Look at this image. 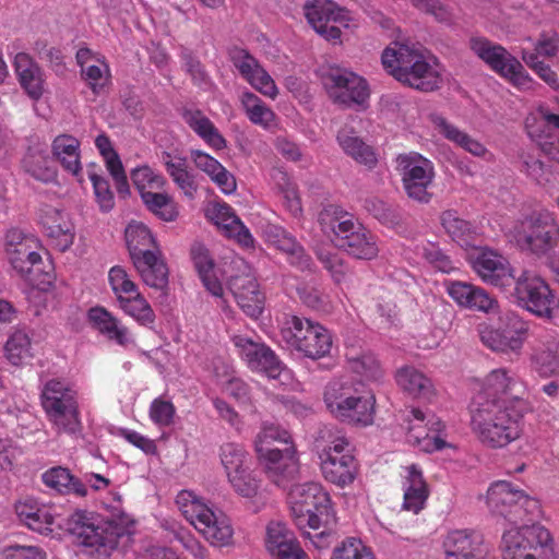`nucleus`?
Returning a JSON list of instances; mask_svg holds the SVG:
<instances>
[{
    "instance_id": "obj_12",
    "label": "nucleus",
    "mask_w": 559,
    "mask_h": 559,
    "mask_svg": "<svg viewBox=\"0 0 559 559\" xmlns=\"http://www.w3.org/2000/svg\"><path fill=\"white\" fill-rule=\"evenodd\" d=\"M48 421L58 433L74 435L81 429L76 392L64 381H47L40 394Z\"/></svg>"
},
{
    "instance_id": "obj_8",
    "label": "nucleus",
    "mask_w": 559,
    "mask_h": 559,
    "mask_svg": "<svg viewBox=\"0 0 559 559\" xmlns=\"http://www.w3.org/2000/svg\"><path fill=\"white\" fill-rule=\"evenodd\" d=\"M286 490L292 516L299 530H318L334 520L331 498L320 483L295 480Z\"/></svg>"
},
{
    "instance_id": "obj_47",
    "label": "nucleus",
    "mask_w": 559,
    "mask_h": 559,
    "mask_svg": "<svg viewBox=\"0 0 559 559\" xmlns=\"http://www.w3.org/2000/svg\"><path fill=\"white\" fill-rule=\"evenodd\" d=\"M530 323L515 313L506 316V323L501 329L504 354H520L527 338Z\"/></svg>"
},
{
    "instance_id": "obj_39",
    "label": "nucleus",
    "mask_w": 559,
    "mask_h": 559,
    "mask_svg": "<svg viewBox=\"0 0 559 559\" xmlns=\"http://www.w3.org/2000/svg\"><path fill=\"white\" fill-rule=\"evenodd\" d=\"M160 160L175 185L186 197L192 199L197 193L198 185L195 175L188 168L187 158L169 152H163Z\"/></svg>"
},
{
    "instance_id": "obj_4",
    "label": "nucleus",
    "mask_w": 559,
    "mask_h": 559,
    "mask_svg": "<svg viewBox=\"0 0 559 559\" xmlns=\"http://www.w3.org/2000/svg\"><path fill=\"white\" fill-rule=\"evenodd\" d=\"M383 68L399 82L430 92L440 83V75L424 51L415 46L394 43L381 56Z\"/></svg>"
},
{
    "instance_id": "obj_27",
    "label": "nucleus",
    "mask_w": 559,
    "mask_h": 559,
    "mask_svg": "<svg viewBox=\"0 0 559 559\" xmlns=\"http://www.w3.org/2000/svg\"><path fill=\"white\" fill-rule=\"evenodd\" d=\"M448 295L462 308L485 313L498 311V301L484 288L462 281H445Z\"/></svg>"
},
{
    "instance_id": "obj_28",
    "label": "nucleus",
    "mask_w": 559,
    "mask_h": 559,
    "mask_svg": "<svg viewBox=\"0 0 559 559\" xmlns=\"http://www.w3.org/2000/svg\"><path fill=\"white\" fill-rule=\"evenodd\" d=\"M525 384L520 378L507 368L491 370L481 382V390L476 396L488 400L522 397L525 393Z\"/></svg>"
},
{
    "instance_id": "obj_52",
    "label": "nucleus",
    "mask_w": 559,
    "mask_h": 559,
    "mask_svg": "<svg viewBox=\"0 0 559 559\" xmlns=\"http://www.w3.org/2000/svg\"><path fill=\"white\" fill-rule=\"evenodd\" d=\"M440 222L445 233L459 245L468 246L471 243L475 228L468 221L460 217L455 210L443 211Z\"/></svg>"
},
{
    "instance_id": "obj_30",
    "label": "nucleus",
    "mask_w": 559,
    "mask_h": 559,
    "mask_svg": "<svg viewBox=\"0 0 559 559\" xmlns=\"http://www.w3.org/2000/svg\"><path fill=\"white\" fill-rule=\"evenodd\" d=\"M206 216L224 231V234L235 239L245 248L253 247L254 239L250 230L243 225L236 215L231 206L227 203H214L206 210Z\"/></svg>"
},
{
    "instance_id": "obj_14",
    "label": "nucleus",
    "mask_w": 559,
    "mask_h": 559,
    "mask_svg": "<svg viewBox=\"0 0 559 559\" xmlns=\"http://www.w3.org/2000/svg\"><path fill=\"white\" fill-rule=\"evenodd\" d=\"M512 237L516 246L535 255H544L559 240V225L552 213L534 212L519 221L512 228Z\"/></svg>"
},
{
    "instance_id": "obj_7",
    "label": "nucleus",
    "mask_w": 559,
    "mask_h": 559,
    "mask_svg": "<svg viewBox=\"0 0 559 559\" xmlns=\"http://www.w3.org/2000/svg\"><path fill=\"white\" fill-rule=\"evenodd\" d=\"M39 249V240L32 235L19 229H10L5 235V251L12 267L29 285L45 292L51 287L55 275L50 266L48 270L41 266Z\"/></svg>"
},
{
    "instance_id": "obj_54",
    "label": "nucleus",
    "mask_w": 559,
    "mask_h": 559,
    "mask_svg": "<svg viewBox=\"0 0 559 559\" xmlns=\"http://www.w3.org/2000/svg\"><path fill=\"white\" fill-rule=\"evenodd\" d=\"M119 308L135 322L145 328H152L155 322V313L148 301L139 292L118 302Z\"/></svg>"
},
{
    "instance_id": "obj_26",
    "label": "nucleus",
    "mask_w": 559,
    "mask_h": 559,
    "mask_svg": "<svg viewBox=\"0 0 559 559\" xmlns=\"http://www.w3.org/2000/svg\"><path fill=\"white\" fill-rule=\"evenodd\" d=\"M530 361L543 378L559 377V335L546 330L532 345Z\"/></svg>"
},
{
    "instance_id": "obj_25",
    "label": "nucleus",
    "mask_w": 559,
    "mask_h": 559,
    "mask_svg": "<svg viewBox=\"0 0 559 559\" xmlns=\"http://www.w3.org/2000/svg\"><path fill=\"white\" fill-rule=\"evenodd\" d=\"M76 62L81 69V78L93 94L100 95L111 83V71L105 56L90 48H80Z\"/></svg>"
},
{
    "instance_id": "obj_31",
    "label": "nucleus",
    "mask_w": 559,
    "mask_h": 559,
    "mask_svg": "<svg viewBox=\"0 0 559 559\" xmlns=\"http://www.w3.org/2000/svg\"><path fill=\"white\" fill-rule=\"evenodd\" d=\"M445 559H483L485 549L478 534L468 530H453L443 539Z\"/></svg>"
},
{
    "instance_id": "obj_9",
    "label": "nucleus",
    "mask_w": 559,
    "mask_h": 559,
    "mask_svg": "<svg viewBox=\"0 0 559 559\" xmlns=\"http://www.w3.org/2000/svg\"><path fill=\"white\" fill-rule=\"evenodd\" d=\"M176 504L211 545L224 547L230 544L234 530L230 520L221 510L213 509L190 490H181L176 497Z\"/></svg>"
},
{
    "instance_id": "obj_32",
    "label": "nucleus",
    "mask_w": 559,
    "mask_h": 559,
    "mask_svg": "<svg viewBox=\"0 0 559 559\" xmlns=\"http://www.w3.org/2000/svg\"><path fill=\"white\" fill-rule=\"evenodd\" d=\"M430 119L435 128L448 141L454 143L456 146L475 157L483 158L487 162H491L493 159L492 153L480 141L459 129L444 117L436 114L431 115Z\"/></svg>"
},
{
    "instance_id": "obj_21",
    "label": "nucleus",
    "mask_w": 559,
    "mask_h": 559,
    "mask_svg": "<svg viewBox=\"0 0 559 559\" xmlns=\"http://www.w3.org/2000/svg\"><path fill=\"white\" fill-rule=\"evenodd\" d=\"M233 343L250 370L271 379L280 378L285 371L275 353L265 344L254 342L245 335H235Z\"/></svg>"
},
{
    "instance_id": "obj_51",
    "label": "nucleus",
    "mask_w": 559,
    "mask_h": 559,
    "mask_svg": "<svg viewBox=\"0 0 559 559\" xmlns=\"http://www.w3.org/2000/svg\"><path fill=\"white\" fill-rule=\"evenodd\" d=\"M4 354L14 366L27 364L34 356L28 332L24 329L14 330L7 340Z\"/></svg>"
},
{
    "instance_id": "obj_58",
    "label": "nucleus",
    "mask_w": 559,
    "mask_h": 559,
    "mask_svg": "<svg viewBox=\"0 0 559 559\" xmlns=\"http://www.w3.org/2000/svg\"><path fill=\"white\" fill-rule=\"evenodd\" d=\"M275 443H284L286 447L290 445L289 432L275 424L264 423L255 437V452L277 449Z\"/></svg>"
},
{
    "instance_id": "obj_56",
    "label": "nucleus",
    "mask_w": 559,
    "mask_h": 559,
    "mask_svg": "<svg viewBox=\"0 0 559 559\" xmlns=\"http://www.w3.org/2000/svg\"><path fill=\"white\" fill-rule=\"evenodd\" d=\"M141 199L145 206L165 222H173L178 216L177 205L167 193L143 192Z\"/></svg>"
},
{
    "instance_id": "obj_44",
    "label": "nucleus",
    "mask_w": 559,
    "mask_h": 559,
    "mask_svg": "<svg viewBox=\"0 0 559 559\" xmlns=\"http://www.w3.org/2000/svg\"><path fill=\"white\" fill-rule=\"evenodd\" d=\"M44 485L58 493H75L80 497L87 495L85 484L75 478L71 472L62 466H55L41 474Z\"/></svg>"
},
{
    "instance_id": "obj_22",
    "label": "nucleus",
    "mask_w": 559,
    "mask_h": 559,
    "mask_svg": "<svg viewBox=\"0 0 559 559\" xmlns=\"http://www.w3.org/2000/svg\"><path fill=\"white\" fill-rule=\"evenodd\" d=\"M257 455L267 478L277 487L287 489L297 480L299 463L293 445L257 452Z\"/></svg>"
},
{
    "instance_id": "obj_10",
    "label": "nucleus",
    "mask_w": 559,
    "mask_h": 559,
    "mask_svg": "<svg viewBox=\"0 0 559 559\" xmlns=\"http://www.w3.org/2000/svg\"><path fill=\"white\" fill-rule=\"evenodd\" d=\"M317 447L324 479L340 488L352 485L359 467L347 438L332 430L322 431Z\"/></svg>"
},
{
    "instance_id": "obj_5",
    "label": "nucleus",
    "mask_w": 559,
    "mask_h": 559,
    "mask_svg": "<svg viewBox=\"0 0 559 559\" xmlns=\"http://www.w3.org/2000/svg\"><path fill=\"white\" fill-rule=\"evenodd\" d=\"M323 401L328 411L344 423L358 426L373 423L376 397L362 383L332 380L324 389Z\"/></svg>"
},
{
    "instance_id": "obj_6",
    "label": "nucleus",
    "mask_w": 559,
    "mask_h": 559,
    "mask_svg": "<svg viewBox=\"0 0 559 559\" xmlns=\"http://www.w3.org/2000/svg\"><path fill=\"white\" fill-rule=\"evenodd\" d=\"M124 237L133 265L143 282L153 288H164L168 283V269L151 229L142 222L132 221L126 227Z\"/></svg>"
},
{
    "instance_id": "obj_41",
    "label": "nucleus",
    "mask_w": 559,
    "mask_h": 559,
    "mask_svg": "<svg viewBox=\"0 0 559 559\" xmlns=\"http://www.w3.org/2000/svg\"><path fill=\"white\" fill-rule=\"evenodd\" d=\"M395 379L399 386L414 399L430 401L435 396L431 380L414 367H402Z\"/></svg>"
},
{
    "instance_id": "obj_63",
    "label": "nucleus",
    "mask_w": 559,
    "mask_h": 559,
    "mask_svg": "<svg viewBox=\"0 0 559 559\" xmlns=\"http://www.w3.org/2000/svg\"><path fill=\"white\" fill-rule=\"evenodd\" d=\"M88 178L93 185L96 202L102 212H110L115 206V197L106 178L94 171H88Z\"/></svg>"
},
{
    "instance_id": "obj_59",
    "label": "nucleus",
    "mask_w": 559,
    "mask_h": 559,
    "mask_svg": "<svg viewBox=\"0 0 559 559\" xmlns=\"http://www.w3.org/2000/svg\"><path fill=\"white\" fill-rule=\"evenodd\" d=\"M130 177L133 185L139 190L140 195H142L143 192L163 189L167 183L165 177L156 173L148 165L133 168L130 173Z\"/></svg>"
},
{
    "instance_id": "obj_53",
    "label": "nucleus",
    "mask_w": 559,
    "mask_h": 559,
    "mask_svg": "<svg viewBox=\"0 0 559 559\" xmlns=\"http://www.w3.org/2000/svg\"><path fill=\"white\" fill-rule=\"evenodd\" d=\"M49 164L46 152L39 148H29L22 159L23 169L43 182H50L56 178V170Z\"/></svg>"
},
{
    "instance_id": "obj_23",
    "label": "nucleus",
    "mask_w": 559,
    "mask_h": 559,
    "mask_svg": "<svg viewBox=\"0 0 559 559\" xmlns=\"http://www.w3.org/2000/svg\"><path fill=\"white\" fill-rule=\"evenodd\" d=\"M229 56L233 66L237 69L241 78L255 91L271 99L277 97L278 88L274 80L248 50L234 48L230 50Z\"/></svg>"
},
{
    "instance_id": "obj_61",
    "label": "nucleus",
    "mask_w": 559,
    "mask_h": 559,
    "mask_svg": "<svg viewBox=\"0 0 559 559\" xmlns=\"http://www.w3.org/2000/svg\"><path fill=\"white\" fill-rule=\"evenodd\" d=\"M108 281L118 302L139 293L136 284L120 265H115L109 270Z\"/></svg>"
},
{
    "instance_id": "obj_55",
    "label": "nucleus",
    "mask_w": 559,
    "mask_h": 559,
    "mask_svg": "<svg viewBox=\"0 0 559 559\" xmlns=\"http://www.w3.org/2000/svg\"><path fill=\"white\" fill-rule=\"evenodd\" d=\"M219 460L226 477L251 465L250 454L246 451L243 445L235 442L224 443L221 447Z\"/></svg>"
},
{
    "instance_id": "obj_15",
    "label": "nucleus",
    "mask_w": 559,
    "mask_h": 559,
    "mask_svg": "<svg viewBox=\"0 0 559 559\" xmlns=\"http://www.w3.org/2000/svg\"><path fill=\"white\" fill-rule=\"evenodd\" d=\"M283 341L306 357L318 359L328 355L332 348L330 332L309 319L292 316L281 330Z\"/></svg>"
},
{
    "instance_id": "obj_20",
    "label": "nucleus",
    "mask_w": 559,
    "mask_h": 559,
    "mask_svg": "<svg viewBox=\"0 0 559 559\" xmlns=\"http://www.w3.org/2000/svg\"><path fill=\"white\" fill-rule=\"evenodd\" d=\"M473 271L488 285L495 286L503 292L511 288L514 277V270L509 260L499 252L483 248L479 249L471 260Z\"/></svg>"
},
{
    "instance_id": "obj_49",
    "label": "nucleus",
    "mask_w": 559,
    "mask_h": 559,
    "mask_svg": "<svg viewBox=\"0 0 559 559\" xmlns=\"http://www.w3.org/2000/svg\"><path fill=\"white\" fill-rule=\"evenodd\" d=\"M348 368L359 376L362 381L377 382L383 377L379 360L371 353H356L354 349L346 354Z\"/></svg>"
},
{
    "instance_id": "obj_60",
    "label": "nucleus",
    "mask_w": 559,
    "mask_h": 559,
    "mask_svg": "<svg viewBox=\"0 0 559 559\" xmlns=\"http://www.w3.org/2000/svg\"><path fill=\"white\" fill-rule=\"evenodd\" d=\"M295 540L297 539L294 533L287 528L284 522L273 520L266 525L265 546L270 555Z\"/></svg>"
},
{
    "instance_id": "obj_50",
    "label": "nucleus",
    "mask_w": 559,
    "mask_h": 559,
    "mask_svg": "<svg viewBox=\"0 0 559 559\" xmlns=\"http://www.w3.org/2000/svg\"><path fill=\"white\" fill-rule=\"evenodd\" d=\"M221 368L223 369V373H219V368L216 367L215 377L223 392L235 399L241 405H251L252 395L250 386L242 379L236 377L228 366L222 364Z\"/></svg>"
},
{
    "instance_id": "obj_36",
    "label": "nucleus",
    "mask_w": 559,
    "mask_h": 559,
    "mask_svg": "<svg viewBox=\"0 0 559 559\" xmlns=\"http://www.w3.org/2000/svg\"><path fill=\"white\" fill-rule=\"evenodd\" d=\"M43 225L47 236L59 251L63 252L73 245L74 226L64 212L49 209L43 217Z\"/></svg>"
},
{
    "instance_id": "obj_62",
    "label": "nucleus",
    "mask_w": 559,
    "mask_h": 559,
    "mask_svg": "<svg viewBox=\"0 0 559 559\" xmlns=\"http://www.w3.org/2000/svg\"><path fill=\"white\" fill-rule=\"evenodd\" d=\"M331 559H374V556L360 539L347 537L335 546Z\"/></svg>"
},
{
    "instance_id": "obj_19",
    "label": "nucleus",
    "mask_w": 559,
    "mask_h": 559,
    "mask_svg": "<svg viewBox=\"0 0 559 559\" xmlns=\"http://www.w3.org/2000/svg\"><path fill=\"white\" fill-rule=\"evenodd\" d=\"M305 14L312 28L326 40L337 41L341 28L348 27V12L331 0H312L305 4Z\"/></svg>"
},
{
    "instance_id": "obj_3",
    "label": "nucleus",
    "mask_w": 559,
    "mask_h": 559,
    "mask_svg": "<svg viewBox=\"0 0 559 559\" xmlns=\"http://www.w3.org/2000/svg\"><path fill=\"white\" fill-rule=\"evenodd\" d=\"M321 229L332 236L335 246L360 260H372L379 253L376 236L353 215L336 205L324 207L319 214Z\"/></svg>"
},
{
    "instance_id": "obj_42",
    "label": "nucleus",
    "mask_w": 559,
    "mask_h": 559,
    "mask_svg": "<svg viewBox=\"0 0 559 559\" xmlns=\"http://www.w3.org/2000/svg\"><path fill=\"white\" fill-rule=\"evenodd\" d=\"M337 142L345 154L355 162L373 168L378 163V156L374 150L366 144L353 129L344 128L337 134Z\"/></svg>"
},
{
    "instance_id": "obj_40",
    "label": "nucleus",
    "mask_w": 559,
    "mask_h": 559,
    "mask_svg": "<svg viewBox=\"0 0 559 559\" xmlns=\"http://www.w3.org/2000/svg\"><path fill=\"white\" fill-rule=\"evenodd\" d=\"M95 145L115 181L117 192L120 197L126 198L130 193L129 182L121 159L112 147L111 141L107 135L99 134L95 140Z\"/></svg>"
},
{
    "instance_id": "obj_34",
    "label": "nucleus",
    "mask_w": 559,
    "mask_h": 559,
    "mask_svg": "<svg viewBox=\"0 0 559 559\" xmlns=\"http://www.w3.org/2000/svg\"><path fill=\"white\" fill-rule=\"evenodd\" d=\"M403 475V509L417 514L424 509L429 496L428 486L424 479L423 471L416 464L404 468Z\"/></svg>"
},
{
    "instance_id": "obj_48",
    "label": "nucleus",
    "mask_w": 559,
    "mask_h": 559,
    "mask_svg": "<svg viewBox=\"0 0 559 559\" xmlns=\"http://www.w3.org/2000/svg\"><path fill=\"white\" fill-rule=\"evenodd\" d=\"M191 257L200 278L206 289L213 296L222 297L224 289L221 282L214 274V263L209 254V251L204 247L197 245L191 249Z\"/></svg>"
},
{
    "instance_id": "obj_33",
    "label": "nucleus",
    "mask_w": 559,
    "mask_h": 559,
    "mask_svg": "<svg viewBox=\"0 0 559 559\" xmlns=\"http://www.w3.org/2000/svg\"><path fill=\"white\" fill-rule=\"evenodd\" d=\"M15 512L28 528L41 534L52 531L55 510L51 506L39 503L33 498H26L15 504Z\"/></svg>"
},
{
    "instance_id": "obj_1",
    "label": "nucleus",
    "mask_w": 559,
    "mask_h": 559,
    "mask_svg": "<svg viewBox=\"0 0 559 559\" xmlns=\"http://www.w3.org/2000/svg\"><path fill=\"white\" fill-rule=\"evenodd\" d=\"M487 504L493 514L515 525L502 535L504 559H557L554 538L546 527L539 524L518 526L525 521L526 514L538 511L537 500L510 483L499 480L489 487Z\"/></svg>"
},
{
    "instance_id": "obj_35",
    "label": "nucleus",
    "mask_w": 559,
    "mask_h": 559,
    "mask_svg": "<svg viewBox=\"0 0 559 559\" xmlns=\"http://www.w3.org/2000/svg\"><path fill=\"white\" fill-rule=\"evenodd\" d=\"M190 157L195 167L206 174L216 187L225 194H231L237 189V182L216 158L201 150H192Z\"/></svg>"
},
{
    "instance_id": "obj_43",
    "label": "nucleus",
    "mask_w": 559,
    "mask_h": 559,
    "mask_svg": "<svg viewBox=\"0 0 559 559\" xmlns=\"http://www.w3.org/2000/svg\"><path fill=\"white\" fill-rule=\"evenodd\" d=\"M185 122L213 150L221 151L227 146L225 138L214 123L200 110H186Z\"/></svg>"
},
{
    "instance_id": "obj_24",
    "label": "nucleus",
    "mask_w": 559,
    "mask_h": 559,
    "mask_svg": "<svg viewBox=\"0 0 559 559\" xmlns=\"http://www.w3.org/2000/svg\"><path fill=\"white\" fill-rule=\"evenodd\" d=\"M407 420L409 442L420 447L426 452L441 450L445 447V441L440 437L444 425L439 418L431 415L427 419V416L419 408H412Z\"/></svg>"
},
{
    "instance_id": "obj_13",
    "label": "nucleus",
    "mask_w": 559,
    "mask_h": 559,
    "mask_svg": "<svg viewBox=\"0 0 559 559\" xmlns=\"http://www.w3.org/2000/svg\"><path fill=\"white\" fill-rule=\"evenodd\" d=\"M75 516L73 534L83 546L94 548L100 556H108L118 546L119 539L130 532L131 521L126 515L119 521L87 516L82 513Z\"/></svg>"
},
{
    "instance_id": "obj_18",
    "label": "nucleus",
    "mask_w": 559,
    "mask_h": 559,
    "mask_svg": "<svg viewBox=\"0 0 559 559\" xmlns=\"http://www.w3.org/2000/svg\"><path fill=\"white\" fill-rule=\"evenodd\" d=\"M324 84L330 98L346 107L362 106L370 96L366 79L348 69H331L324 78Z\"/></svg>"
},
{
    "instance_id": "obj_64",
    "label": "nucleus",
    "mask_w": 559,
    "mask_h": 559,
    "mask_svg": "<svg viewBox=\"0 0 559 559\" xmlns=\"http://www.w3.org/2000/svg\"><path fill=\"white\" fill-rule=\"evenodd\" d=\"M176 408L170 401L155 399L150 406V418L159 427H168L174 423Z\"/></svg>"
},
{
    "instance_id": "obj_17",
    "label": "nucleus",
    "mask_w": 559,
    "mask_h": 559,
    "mask_svg": "<svg viewBox=\"0 0 559 559\" xmlns=\"http://www.w3.org/2000/svg\"><path fill=\"white\" fill-rule=\"evenodd\" d=\"M396 169L402 176L406 194L418 202L428 203L431 199L428 188L435 178L432 162L416 152L404 153L396 157Z\"/></svg>"
},
{
    "instance_id": "obj_2",
    "label": "nucleus",
    "mask_w": 559,
    "mask_h": 559,
    "mask_svg": "<svg viewBox=\"0 0 559 559\" xmlns=\"http://www.w3.org/2000/svg\"><path fill=\"white\" fill-rule=\"evenodd\" d=\"M526 409L523 397L488 400L475 396L469 406L472 432L483 447L504 449L524 435Z\"/></svg>"
},
{
    "instance_id": "obj_57",
    "label": "nucleus",
    "mask_w": 559,
    "mask_h": 559,
    "mask_svg": "<svg viewBox=\"0 0 559 559\" xmlns=\"http://www.w3.org/2000/svg\"><path fill=\"white\" fill-rule=\"evenodd\" d=\"M233 490L242 498H253L258 495L261 480L258 478L251 465L227 477Z\"/></svg>"
},
{
    "instance_id": "obj_38",
    "label": "nucleus",
    "mask_w": 559,
    "mask_h": 559,
    "mask_svg": "<svg viewBox=\"0 0 559 559\" xmlns=\"http://www.w3.org/2000/svg\"><path fill=\"white\" fill-rule=\"evenodd\" d=\"M81 143L71 134H60L51 143L53 158L69 174L79 177L82 170Z\"/></svg>"
},
{
    "instance_id": "obj_46",
    "label": "nucleus",
    "mask_w": 559,
    "mask_h": 559,
    "mask_svg": "<svg viewBox=\"0 0 559 559\" xmlns=\"http://www.w3.org/2000/svg\"><path fill=\"white\" fill-rule=\"evenodd\" d=\"M272 238L274 246L287 255V260L292 265L300 270L310 267L311 258L293 235L282 228H276Z\"/></svg>"
},
{
    "instance_id": "obj_29",
    "label": "nucleus",
    "mask_w": 559,
    "mask_h": 559,
    "mask_svg": "<svg viewBox=\"0 0 559 559\" xmlns=\"http://www.w3.org/2000/svg\"><path fill=\"white\" fill-rule=\"evenodd\" d=\"M229 288L238 306L247 316L258 318L262 313L265 298L253 274L249 272L233 276Z\"/></svg>"
},
{
    "instance_id": "obj_37",
    "label": "nucleus",
    "mask_w": 559,
    "mask_h": 559,
    "mask_svg": "<svg viewBox=\"0 0 559 559\" xmlns=\"http://www.w3.org/2000/svg\"><path fill=\"white\" fill-rule=\"evenodd\" d=\"M88 320L100 334L121 346H127L133 342L129 329L104 307L90 309Z\"/></svg>"
},
{
    "instance_id": "obj_11",
    "label": "nucleus",
    "mask_w": 559,
    "mask_h": 559,
    "mask_svg": "<svg viewBox=\"0 0 559 559\" xmlns=\"http://www.w3.org/2000/svg\"><path fill=\"white\" fill-rule=\"evenodd\" d=\"M506 293L520 308L539 319L551 321L559 311V297L534 271L523 270Z\"/></svg>"
},
{
    "instance_id": "obj_16",
    "label": "nucleus",
    "mask_w": 559,
    "mask_h": 559,
    "mask_svg": "<svg viewBox=\"0 0 559 559\" xmlns=\"http://www.w3.org/2000/svg\"><path fill=\"white\" fill-rule=\"evenodd\" d=\"M469 47L492 71L507 79L516 88L521 91L534 88L535 81L521 62L502 46L484 37H473L469 40Z\"/></svg>"
},
{
    "instance_id": "obj_45",
    "label": "nucleus",
    "mask_w": 559,
    "mask_h": 559,
    "mask_svg": "<svg viewBox=\"0 0 559 559\" xmlns=\"http://www.w3.org/2000/svg\"><path fill=\"white\" fill-rule=\"evenodd\" d=\"M240 104L251 123L265 130L275 126V112L254 93L243 92L240 96Z\"/></svg>"
}]
</instances>
